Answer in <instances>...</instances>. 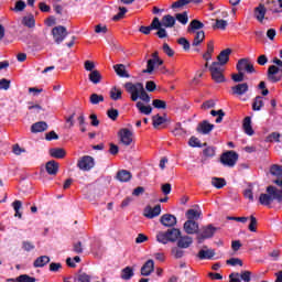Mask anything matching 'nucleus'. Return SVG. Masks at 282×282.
I'll list each match as a JSON object with an SVG mask.
<instances>
[{
    "mask_svg": "<svg viewBox=\"0 0 282 282\" xmlns=\"http://www.w3.org/2000/svg\"><path fill=\"white\" fill-rule=\"evenodd\" d=\"M282 164V159H281ZM270 174L278 177L274 181V184L279 185L282 188V165L273 164L270 167ZM268 194H261L259 197V203L263 206H269L274 200L282 203V189H278L274 186H269L267 189Z\"/></svg>",
    "mask_w": 282,
    "mask_h": 282,
    "instance_id": "1",
    "label": "nucleus"
},
{
    "mask_svg": "<svg viewBox=\"0 0 282 282\" xmlns=\"http://www.w3.org/2000/svg\"><path fill=\"white\" fill-rule=\"evenodd\" d=\"M126 91L130 95V99L135 102L140 99L143 102H151V97L147 94L142 83H131L128 82L124 84Z\"/></svg>",
    "mask_w": 282,
    "mask_h": 282,
    "instance_id": "2",
    "label": "nucleus"
},
{
    "mask_svg": "<svg viewBox=\"0 0 282 282\" xmlns=\"http://www.w3.org/2000/svg\"><path fill=\"white\" fill-rule=\"evenodd\" d=\"M225 68L220 66L217 62H214L212 66H209V73H212V78L215 83H225L226 78L224 76Z\"/></svg>",
    "mask_w": 282,
    "mask_h": 282,
    "instance_id": "3",
    "label": "nucleus"
},
{
    "mask_svg": "<svg viewBox=\"0 0 282 282\" xmlns=\"http://www.w3.org/2000/svg\"><path fill=\"white\" fill-rule=\"evenodd\" d=\"M163 59L159 57V53H152V57L148 59L147 69L143 70L144 74H153L154 69L163 65Z\"/></svg>",
    "mask_w": 282,
    "mask_h": 282,
    "instance_id": "4",
    "label": "nucleus"
},
{
    "mask_svg": "<svg viewBox=\"0 0 282 282\" xmlns=\"http://www.w3.org/2000/svg\"><path fill=\"white\" fill-rule=\"evenodd\" d=\"M96 165V161L94 158L89 155H85L78 159L77 167L83 172H89Z\"/></svg>",
    "mask_w": 282,
    "mask_h": 282,
    "instance_id": "5",
    "label": "nucleus"
},
{
    "mask_svg": "<svg viewBox=\"0 0 282 282\" xmlns=\"http://www.w3.org/2000/svg\"><path fill=\"white\" fill-rule=\"evenodd\" d=\"M237 70L238 73H247V74H254L256 68L252 64V62L249 61V58H241L237 63Z\"/></svg>",
    "mask_w": 282,
    "mask_h": 282,
    "instance_id": "6",
    "label": "nucleus"
},
{
    "mask_svg": "<svg viewBox=\"0 0 282 282\" xmlns=\"http://www.w3.org/2000/svg\"><path fill=\"white\" fill-rule=\"evenodd\" d=\"M237 160L238 154L235 151H227L220 156V163L228 167H234Z\"/></svg>",
    "mask_w": 282,
    "mask_h": 282,
    "instance_id": "7",
    "label": "nucleus"
},
{
    "mask_svg": "<svg viewBox=\"0 0 282 282\" xmlns=\"http://www.w3.org/2000/svg\"><path fill=\"white\" fill-rule=\"evenodd\" d=\"M216 231H217V228H214L212 225L203 227L200 231L197 232L198 242H202L203 240L212 238Z\"/></svg>",
    "mask_w": 282,
    "mask_h": 282,
    "instance_id": "8",
    "label": "nucleus"
},
{
    "mask_svg": "<svg viewBox=\"0 0 282 282\" xmlns=\"http://www.w3.org/2000/svg\"><path fill=\"white\" fill-rule=\"evenodd\" d=\"M119 140L122 144L129 147L133 142V132L128 128H122L118 132Z\"/></svg>",
    "mask_w": 282,
    "mask_h": 282,
    "instance_id": "9",
    "label": "nucleus"
},
{
    "mask_svg": "<svg viewBox=\"0 0 282 282\" xmlns=\"http://www.w3.org/2000/svg\"><path fill=\"white\" fill-rule=\"evenodd\" d=\"M268 79L270 83H279L282 79V68L278 66H269L268 69Z\"/></svg>",
    "mask_w": 282,
    "mask_h": 282,
    "instance_id": "10",
    "label": "nucleus"
},
{
    "mask_svg": "<svg viewBox=\"0 0 282 282\" xmlns=\"http://www.w3.org/2000/svg\"><path fill=\"white\" fill-rule=\"evenodd\" d=\"M53 40L59 44L63 43L65 37L67 36V30L65 26H55L52 29Z\"/></svg>",
    "mask_w": 282,
    "mask_h": 282,
    "instance_id": "11",
    "label": "nucleus"
},
{
    "mask_svg": "<svg viewBox=\"0 0 282 282\" xmlns=\"http://www.w3.org/2000/svg\"><path fill=\"white\" fill-rule=\"evenodd\" d=\"M199 225L195 220H186L184 223V231L186 235H196L198 234Z\"/></svg>",
    "mask_w": 282,
    "mask_h": 282,
    "instance_id": "12",
    "label": "nucleus"
},
{
    "mask_svg": "<svg viewBox=\"0 0 282 282\" xmlns=\"http://www.w3.org/2000/svg\"><path fill=\"white\" fill-rule=\"evenodd\" d=\"M230 54H231V48H225L223 52L219 53L217 56L216 63L219 64L220 67H224L225 64L229 63L230 61Z\"/></svg>",
    "mask_w": 282,
    "mask_h": 282,
    "instance_id": "13",
    "label": "nucleus"
},
{
    "mask_svg": "<svg viewBox=\"0 0 282 282\" xmlns=\"http://www.w3.org/2000/svg\"><path fill=\"white\" fill-rule=\"evenodd\" d=\"M249 90V86L247 83L238 84L234 87H231V95L235 96H243Z\"/></svg>",
    "mask_w": 282,
    "mask_h": 282,
    "instance_id": "14",
    "label": "nucleus"
},
{
    "mask_svg": "<svg viewBox=\"0 0 282 282\" xmlns=\"http://www.w3.org/2000/svg\"><path fill=\"white\" fill-rule=\"evenodd\" d=\"M177 219L174 215L166 214L161 217V224L164 227H173L176 226Z\"/></svg>",
    "mask_w": 282,
    "mask_h": 282,
    "instance_id": "15",
    "label": "nucleus"
},
{
    "mask_svg": "<svg viewBox=\"0 0 282 282\" xmlns=\"http://www.w3.org/2000/svg\"><path fill=\"white\" fill-rule=\"evenodd\" d=\"M162 213V207L160 205H156L154 208L148 206L145 209H144V216L147 218H154L156 216H159L160 214Z\"/></svg>",
    "mask_w": 282,
    "mask_h": 282,
    "instance_id": "16",
    "label": "nucleus"
},
{
    "mask_svg": "<svg viewBox=\"0 0 282 282\" xmlns=\"http://www.w3.org/2000/svg\"><path fill=\"white\" fill-rule=\"evenodd\" d=\"M215 256L214 249H208L205 247L204 249H200L197 253V258L200 260H212Z\"/></svg>",
    "mask_w": 282,
    "mask_h": 282,
    "instance_id": "17",
    "label": "nucleus"
},
{
    "mask_svg": "<svg viewBox=\"0 0 282 282\" xmlns=\"http://www.w3.org/2000/svg\"><path fill=\"white\" fill-rule=\"evenodd\" d=\"M254 14H256V19L260 22L263 23L264 19H265V14H267V8L264 7V4H259V7H256V9L253 10Z\"/></svg>",
    "mask_w": 282,
    "mask_h": 282,
    "instance_id": "18",
    "label": "nucleus"
},
{
    "mask_svg": "<svg viewBox=\"0 0 282 282\" xmlns=\"http://www.w3.org/2000/svg\"><path fill=\"white\" fill-rule=\"evenodd\" d=\"M153 271H154V261L148 260L143 265V268H141V275L150 276Z\"/></svg>",
    "mask_w": 282,
    "mask_h": 282,
    "instance_id": "19",
    "label": "nucleus"
},
{
    "mask_svg": "<svg viewBox=\"0 0 282 282\" xmlns=\"http://www.w3.org/2000/svg\"><path fill=\"white\" fill-rule=\"evenodd\" d=\"M242 129L250 137H252L254 134V130L252 128V118L251 117H246L245 118V121H242Z\"/></svg>",
    "mask_w": 282,
    "mask_h": 282,
    "instance_id": "20",
    "label": "nucleus"
},
{
    "mask_svg": "<svg viewBox=\"0 0 282 282\" xmlns=\"http://www.w3.org/2000/svg\"><path fill=\"white\" fill-rule=\"evenodd\" d=\"M45 170L48 175H57L58 163L54 160L48 161L45 165Z\"/></svg>",
    "mask_w": 282,
    "mask_h": 282,
    "instance_id": "21",
    "label": "nucleus"
},
{
    "mask_svg": "<svg viewBox=\"0 0 282 282\" xmlns=\"http://www.w3.org/2000/svg\"><path fill=\"white\" fill-rule=\"evenodd\" d=\"M214 124H210L208 121H203L197 127V132L203 134H208L213 131Z\"/></svg>",
    "mask_w": 282,
    "mask_h": 282,
    "instance_id": "22",
    "label": "nucleus"
},
{
    "mask_svg": "<svg viewBox=\"0 0 282 282\" xmlns=\"http://www.w3.org/2000/svg\"><path fill=\"white\" fill-rule=\"evenodd\" d=\"M186 219L187 220H198L202 216V210L200 209H187L185 213Z\"/></svg>",
    "mask_w": 282,
    "mask_h": 282,
    "instance_id": "23",
    "label": "nucleus"
},
{
    "mask_svg": "<svg viewBox=\"0 0 282 282\" xmlns=\"http://www.w3.org/2000/svg\"><path fill=\"white\" fill-rule=\"evenodd\" d=\"M46 130H47V123L45 121L35 122L31 128L32 133H43Z\"/></svg>",
    "mask_w": 282,
    "mask_h": 282,
    "instance_id": "24",
    "label": "nucleus"
},
{
    "mask_svg": "<svg viewBox=\"0 0 282 282\" xmlns=\"http://www.w3.org/2000/svg\"><path fill=\"white\" fill-rule=\"evenodd\" d=\"M50 155L53 159H64L66 156V151L63 148H51Z\"/></svg>",
    "mask_w": 282,
    "mask_h": 282,
    "instance_id": "25",
    "label": "nucleus"
},
{
    "mask_svg": "<svg viewBox=\"0 0 282 282\" xmlns=\"http://www.w3.org/2000/svg\"><path fill=\"white\" fill-rule=\"evenodd\" d=\"M161 22H162V26L172 29L176 23V19L174 18V15H163Z\"/></svg>",
    "mask_w": 282,
    "mask_h": 282,
    "instance_id": "26",
    "label": "nucleus"
},
{
    "mask_svg": "<svg viewBox=\"0 0 282 282\" xmlns=\"http://www.w3.org/2000/svg\"><path fill=\"white\" fill-rule=\"evenodd\" d=\"M137 109L139 110V113L149 116L152 113L153 108L151 106H145L142 101H138L135 104Z\"/></svg>",
    "mask_w": 282,
    "mask_h": 282,
    "instance_id": "27",
    "label": "nucleus"
},
{
    "mask_svg": "<svg viewBox=\"0 0 282 282\" xmlns=\"http://www.w3.org/2000/svg\"><path fill=\"white\" fill-rule=\"evenodd\" d=\"M131 177H132L131 173L127 170H121V171H118L117 173V180L121 183L130 182Z\"/></svg>",
    "mask_w": 282,
    "mask_h": 282,
    "instance_id": "28",
    "label": "nucleus"
},
{
    "mask_svg": "<svg viewBox=\"0 0 282 282\" xmlns=\"http://www.w3.org/2000/svg\"><path fill=\"white\" fill-rule=\"evenodd\" d=\"M204 28V24L198 20H193L187 26V33H196Z\"/></svg>",
    "mask_w": 282,
    "mask_h": 282,
    "instance_id": "29",
    "label": "nucleus"
},
{
    "mask_svg": "<svg viewBox=\"0 0 282 282\" xmlns=\"http://www.w3.org/2000/svg\"><path fill=\"white\" fill-rule=\"evenodd\" d=\"M113 70L115 73L119 76V77H122V78H129L130 75L129 73H127L126 70V66L122 65V64H117L113 66Z\"/></svg>",
    "mask_w": 282,
    "mask_h": 282,
    "instance_id": "30",
    "label": "nucleus"
},
{
    "mask_svg": "<svg viewBox=\"0 0 282 282\" xmlns=\"http://www.w3.org/2000/svg\"><path fill=\"white\" fill-rule=\"evenodd\" d=\"M194 35V41L192 43L193 46H198L206 39V34L204 31H197L195 33H189Z\"/></svg>",
    "mask_w": 282,
    "mask_h": 282,
    "instance_id": "31",
    "label": "nucleus"
},
{
    "mask_svg": "<svg viewBox=\"0 0 282 282\" xmlns=\"http://www.w3.org/2000/svg\"><path fill=\"white\" fill-rule=\"evenodd\" d=\"M51 262V258L47 256L39 257L36 260H34V268H43Z\"/></svg>",
    "mask_w": 282,
    "mask_h": 282,
    "instance_id": "32",
    "label": "nucleus"
},
{
    "mask_svg": "<svg viewBox=\"0 0 282 282\" xmlns=\"http://www.w3.org/2000/svg\"><path fill=\"white\" fill-rule=\"evenodd\" d=\"M264 107V98L263 97H256L252 101V110L260 111Z\"/></svg>",
    "mask_w": 282,
    "mask_h": 282,
    "instance_id": "33",
    "label": "nucleus"
},
{
    "mask_svg": "<svg viewBox=\"0 0 282 282\" xmlns=\"http://www.w3.org/2000/svg\"><path fill=\"white\" fill-rule=\"evenodd\" d=\"M165 234L170 242H175L181 236L180 229H169Z\"/></svg>",
    "mask_w": 282,
    "mask_h": 282,
    "instance_id": "34",
    "label": "nucleus"
},
{
    "mask_svg": "<svg viewBox=\"0 0 282 282\" xmlns=\"http://www.w3.org/2000/svg\"><path fill=\"white\" fill-rule=\"evenodd\" d=\"M102 77L99 70L95 69L89 74V80L90 83L97 85L101 82Z\"/></svg>",
    "mask_w": 282,
    "mask_h": 282,
    "instance_id": "35",
    "label": "nucleus"
},
{
    "mask_svg": "<svg viewBox=\"0 0 282 282\" xmlns=\"http://www.w3.org/2000/svg\"><path fill=\"white\" fill-rule=\"evenodd\" d=\"M134 275L133 269L130 267H127L122 270L121 278L124 281L131 280V278Z\"/></svg>",
    "mask_w": 282,
    "mask_h": 282,
    "instance_id": "36",
    "label": "nucleus"
},
{
    "mask_svg": "<svg viewBox=\"0 0 282 282\" xmlns=\"http://www.w3.org/2000/svg\"><path fill=\"white\" fill-rule=\"evenodd\" d=\"M110 97L113 101H118L122 98V90L120 88H111L110 90Z\"/></svg>",
    "mask_w": 282,
    "mask_h": 282,
    "instance_id": "37",
    "label": "nucleus"
},
{
    "mask_svg": "<svg viewBox=\"0 0 282 282\" xmlns=\"http://www.w3.org/2000/svg\"><path fill=\"white\" fill-rule=\"evenodd\" d=\"M193 243V240L191 237H183L178 240V247L183 249H187Z\"/></svg>",
    "mask_w": 282,
    "mask_h": 282,
    "instance_id": "38",
    "label": "nucleus"
},
{
    "mask_svg": "<svg viewBox=\"0 0 282 282\" xmlns=\"http://www.w3.org/2000/svg\"><path fill=\"white\" fill-rule=\"evenodd\" d=\"M22 23H23L26 28L32 29V28H34V25H35V20H34V18H33V15H25V17L23 18Z\"/></svg>",
    "mask_w": 282,
    "mask_h": 282,
    "instance_id": "39",
    "label": "nucleus"
},
{
    "mask_svg": "<svg viewBox=\"0 0 282 282\" xmlns=\"http://www.w3.org/2000/svg\"><path fill=\"white\" fill-rule=\"evenodd\" d=\"M12 207H13V209H14V212H15V217H18V218H22V214L20 213V209L22 208V203H21V200H19V199H17V200H14L13 203H12Z\"/></svg>",
    "mask_w": 282,
    "mask_h": 282,
    "instance_id": "40",
    "label": "nucleus"
},
{
    "mask_svg": "<svg viewBox=\"0 0 282 282\" xmlns=\"http://www.w3.org/2000/svg\"><path fill=\"white\" fill-rule=\"evenodd\" d=\"M156 240L162 243V245H167L170 242V239L167 237V234L166 232H159L158 236H156Z\"/></svg>",
    "mask_w": 282,
    "mask_h": 282,
    "instance_id": "41",
    "label": "nucleus"
},
{
    "mask_svg": "<svg viewBox=\"0 0 282 282\" xmlns=\"http://www.w3.org/2000/svg\"><path fill=\"white\" fill-rule=\"evenodd\" d=\"M127 13L126 7H119V11L116 15H113L112 20L118 22L123 19L124 14Z\"/></svg>",
    "mask_w": 282,
    "mask_h": 282,
    "instance_id": "42",
    "label": "nucleus"
},
{
    "mask_svg": "<svg viewBox=\"0 0 282 282\" xmlns=\"http://www.w3.org/2000/svg\"><path fill=\"white\" fill-rule=\"evenodd\" d=\"M212 184L217 188V189H220L223 188L225 185H226V181L225 178H213L212 180Z\"/></svg>",
    "mask_w": 282,
    "mask_h": 282,
    "instance_id": "43",
    "label": "nucleus"
},
{
    "mask_svg": "<svg viewBox=\"0 0 282 282\" xmlns=\"http://www.w3.org/2000/svg\"><path fill=\"white\" fill-rule=\"evenodd\" d=\"M165 123V118L161 117L159 115L152 117V124H154V127H159Z\"/></svg>",
    "mask_w": 282,
    "mask_h": 282,
    "instance_id": "44",
    "label": "nucleus"
},
{
    "mask_svg": "<svg viewBox=\"0 0 282 282\" xmlns=\"http://www.w3.org/2000/svg\"><path fill=\"white\" fill-rule=\"evenodd\" d=\"M152 106H154V108L156 109H166V102L162 99H154L152 100Z\"/></svg>",
    "mask_w": 282,
    "mask_h": 282,
    "instance_id": "45",
    "label": "nucleus"
},
{
    "mask_svg": "<svg viewBox=\"0 0 282 282\" xmlns=\"http://www.w3.org/2000/svg\"><path fill=\"white\" fill-rule=\"evenodd\" d=\"M176 21H178L182 24H187L188 23V15L186 12L178 13L175 15Z\"/></svg>",
    "mask_w": 282,
    "mask_h": 282,
    "instance_id": "46",
    "label": "nucleus"
},
{
    "mask_svg": "<svg viewBox=\"0 0 282 282\" xmlns=\"http://www.w3.org/2000/svg\"><path fill=\"white\" fill-rule=\"evenodd\" d=\"M212 116H214V117H217L216 118V123H221V121H223V118H224V116H225V113H224V111L221 110V109H219V110H212Z\"/></svg>",
    "mask_w": 282,
    "mask_h": 282,
    "instance_id": "47",
    "label": "nucleus"
},
{
    "mask_svg": "<svg viewBox=\"0 0 282 282\" xmlns=\"http://www.w3.org/2000/svg\"><path fill=\"white\" fill-rule=\"evenodd\" d=\"M95 68H96L95 62L89 61V59L84 62V69L86 72L93 73V72H95Z\"/></svg>",
    "mask_w": 282,
    "mask_h": 282,
    "instance_id": "48",
    "label": "nucleus"
},
{
    "mask_svg": "<svg viewBox=\"0 0 282 282\" xmlns=\"http://www.w3.org/2000/svg\"><path fill=\"white\" fill-rule=\"evenodd\" d=\"M281 134L279 132H272L268 137V142L270 143H279L280 142Z\"/></svg>",
    "mask_w": 282,
    "mask_h": 282,
    "instance_id": "49",
    "label": "nucleus"
},
{
    "mask_svg": "<svg viewBox=\"0 0 282 282\" xmlns=\"http://www.w3.org/2000/svg\"><path fill=\"white\" fill-rule=\"evenodd\" d=\"M228 26V21L223 20V19H217L215 28L218 30L225 31V29Z\"/></svg>",
    "mask_w": 282,
    "mask_h": 282,
    "instance_id": "50",
    "label": "nucleus"
},
{
    "mask_svg": "<svg viewBox=\"0 0 282 282\" xmlns=\"http://www.w3.org/2000/svg\"><path fill=\"white\" fill-rule=\"evenodd\" d=\"M188 3H194L193 0H178L172 4L173 9L185 7Z\"/></svg>",
    "mask_w": 282,
    "mask_h": 282,
    "instance_id": "51",
    "label": "nucleus"
},
{
    "mask_svg": "<svg viewBox=\"0 0 282 282\" xmlns=\"http://www.w3.org/2000/svg\"><path fill=\"white\" fill-rule=\"evenodd\" d=\"M90 102L93 105H99V102H104V97L101 95L93 94L90 96Z\"/></svg>",
    "mask_w": 282,
    "mask_h": 282,
    "instance_id": "52",
    "label": "nucleus"
},
{
    "mask_svg": "<svg viewBox=\"0 0 282 282\" xmlns=\"http://www.w3.org/2000/svg\"><path fill=\"white\" fill-rule=\"evenodd\" d=\"M257 226H258L257 218L253 217V216H250V225H249L248 229H249L251 232H257Z\"/></svg>",
    "mask_w": 282,
    "mask_h": 282,
    "instance_id": "53",
    "label": "nucleus"
},
{
    "mask_svg": "<svg viewBox=\"0 0 282 282\" xmlns=\"http://www.w3.org/2000/svg\"><path fill=\"white\" fill-rule=\"evenodd\" d=\"M177 43H178L181 46H183L184 51H189L191 44H189V42H188L187 39H185V37H180L178 41H177Z\"/></svg>",
    "mask_w": 282,
    "mask_h": 282,
    "instance_id": "54",
    "label": "nucleus"
},
{
    "mask_svg": "<svg viewBox=\"0 0 282 282\" xmlns=\"http://www.w3.org/2000/svg\"><path fill=\"white\" fill-rule=\"evenodd\" d=\"M108 32V26L104 24H97L95 26V33L97 34H106Z\"/></svg>",
    "mask_w": 282,
    "mask_h": 282,
    "instance_id": "55",
    "label": "nucleus"
},
{
    "mask_svg": "<svg viewBox=\"0 0 282 282\" xmlns=\"http://www.w3.org/2000/svg\"><path fill=\"white\" fill-rule=\"evenodd\" d=\"M108 118H110L112 121L117 120L119 117V110L118 109H109L107 111Z\"/></svg>",
    "mask_w": 282,
    "mask_h": 282,
    "instance_id": "56",
    "label": "nucleus"
},
{
    "mask_svg": "<svg viewBox=\"0 0 282 282\" xmlns=\"http://www.w3.org/2000/svg\"><path fill=\"white\" fill-rule=\"evenodd\" d=\"M251 276H252V272H250L248 270L241 271V273H240V279L245 282H250Z\"/></svg>",
    "mask_w": 282,
    "mask_h": 282,
    "instance_id": "57",
    "label": "nucleus"
},
{
    "mask_svg": "<svg viewBox=\"0 0 282 282\" xmlns=\"http://www.w3.org/2000/svg\"><path fill=\"white\" fill-rule=\"evenodd\" d=\"M245 79V74L242 72H238V74L231 75V80L235 83H242Z\"/></svg>",
    "mask_w": 282,
    "mask_h": 282,
    "instance_id": "58",
    "label": "nucleus"
},
{
    "mask_svg": "<svg viewBox=\"0 0 282 282\" xmlns=\"http://www.w3.org/2000/svg\"><path fill=\"white\" fill-rule=\"evenodd\" d=\"M25 7H26V6H25V2H24V1H22V0L17 1V2H15V7L13 8V11H14V12H22Z\"/></svg>",
    "mask_w": 282,
    "mask_h": 282,
    "instance_id": "59",
    "label": "nucleus"
},
{
    "mask_svg": "<svg viewBox=\"0 0 282 282\" xmlns=\"http://www.w3.org/2000/svg\"><path fill=\"white\" fill-rule=\"evenodd\" d=\"M162 26H163V24H162V22L159 21V18H154V20H152L151 25H150V28L152 30H159V29H162Z\"/></svg>",
    "mask_w": 282,
    "mask_h": 282,
    "instance_id": "60",
    "label": "nucleus"
},
{
    "mask_svg": "<svg viewBox=\"0 0 282 282\" xmlns=\"http://www.w3.org/2000/svg\"><path fill=\"white\" fill-rule=\"evenodd\" d=\"M214 107H215V101L213 99H209V100H207L203 104L202 109L203 110H209Z\"/></svg>",
    "mask_w": 282,
    "mask_h": 282,
    "instance_id": "61",
    "label": "nucleus"
},
{
    "mask_svg": "<svg viewBox=\"0 0 282 282\" xmlns=\"http://www.w3.org/2000/svg\"><path fill=\"white\" fill-rule=\"evenodd\" d=\"M188 144H189L191 147H193V148H200V147H202L199 139H197V138H195V137H192V138L189 139Z\"/></svg>",
    "mask_w": 282,
    "mask_h": 282,
    "instance_id": "62",
    "label": "nucleus"
},
{
    "mask_svg": "<svg viewBox=\"0 0 282 282\" xmlns=\"http://www.w3.org/2000/svg\"><path fill=\"white\" fill-rule=\"evenodd\" d=\"M78 281L79 282H90V275L87 273L83 272L78 275Z\"/></svg>",
    "mask_w": 282,
    "mask_h": 282,
    "instance_id": "63",
    "label": "nucleus"
},
{
    "mask_svg": "<svg viewBox=\"0 0 282 282\" xmlns=\"http://www.w3.org/2000/svg\"><path fill=\"white\" fill-rule=\"evenodd\" d=\"M18 279H20V281L22 282H35V279L34 278H31L26 274H23L21 276H18Z\"/></svg>",
    "mask_w": 282,
    "mask_h": 282,
    "instance_id": "64",
    "label": "nucleus"
}]
</instances>
